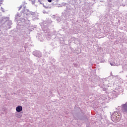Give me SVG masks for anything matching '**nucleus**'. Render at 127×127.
Here are the masks:
<instances>
[{"label":"nucleus","mask_w":127,"mask_h":127,"mask_svg":"<svg viewBox=\"0 0 127 127\" xmlns=\"http://www.w3.org/2000/svg\"><path fill=\"white\" fill-rule=\"evenodd\" d=\"M11 24H12L11 21H8V27H7L8 29L10 28V25H11Z\"/></svg>","instance_id":"obj_7"},{"label":"nucleus","mask_w":127,"mask_h":127,"mask_svg":"<svg viewBox=\"0 0 127 127\" xmlns=\"http://www.w3.org/2000/svg\"><path fill=\"white\" fill-rule=\"evenodd\" d=\"M16 111L18 113H20L22 111V106H18L16 108Z\"/></svg>","instance_id":"obj_6"},{"label":"nucleus","mask_w":127,"mask_h":127,"mask_svg":"<svg viewBox=\"0 0 127 127\" xmlns=\"http://www.w3.org/2000/svg\"><path fill=\"white\" fill-rule=\"evenodd\" d=\"M32 4H34V3H35V0H33L32 1Z\"/></svg>","instance_id":"obj_11"},{"label":"nucleus","mask_w":127,"mask_h":127,"mask_svg":"<svg viewBox=\"0 0 127 127\" xmlns=\"http://www.w3.org/2000/svg\"><path fill=\"white\" fill-rule=\"evenodd\" d=\"M21 8H22V5H20V6L18 10H20V9H21Z\"/></svg>","instance_id":"obj_12"},{"label":"nucleus","mask_w":127,"mask_h":127,"mask_svg":"<svg viewBox=\"0 0 127 127\" xmlns=\"http://www.w3.org/2000/svg\"><path fill=\"white\" fill-rule=\"evenodd\" d=\"M122 112L124 115H127V102L121 106Z\"/></svg>","instance_id":"obj_3"},{"label":"nucleus","mask_w":127,"mask_h":127,"mask_svg":"<svg viewBox=\"0 0 127 127\" xmlns=\"http://www.w3.org/2000/svg\"><path fill=\"white\" fill-rule=\"evenodd\" d=\"M19 17V14L17 13L15 16V19L18 20Z\"/></svg>","instance_id":"obj_10"},{"label":"nucleus","mask_w":127,"mask_h":127,"mask_svg":"<svg viewBox=\"0 0 127 127\" xmlns=\"http://www.w3.org/2000/svg\"><path fill=\"white\" fill-rule=\"evenodd\" d=\"M48 1H49V2H51V1H52V0H48Z\"/></svg>","instance_id":"obj_13"},{"label":"nucleus","mask_w":127,"mask_h":127,"mask_svg":"<svg viewBox=\"0 0 127 127\" xmlns=\"http://www.w3.org/2000/svg\"><path fill=\"white\" fill-rule=\"evenodd\" d=\"M38 1H39L40 3L41 4V2L40 1V0H38Z\"/></svg>","instance_id":"obj_14"},{"label":"nucleus","mask_w":127,"mask_h":127,"mask_svg":"<svg viewBox=\"0 0 127 127\" xmlns=\"http://www.w3.org/2000/svg\"><path fill=\"white\" fill-rule=\"evenodd\" d=\"M112 117L113 118L115 121L119 122L120 121V120H121L122 116L120 115V113H119V112L116 111L113 113L112 115Z\"/></svg>","instance_id":"obj_1"},{"label":"nucleus","mask_w":127,"mask_h":127,"mask_svg":"<svg viewBox=\"0 0 127 127\" xmlns=\"http://www.w3.org/2000/svg\"><path fill=\"white\" fill-rule=\"evenodd\" d=\"M9 19V17L3 16L0 19V22L1 24H4L6 21H8Z\"/></svg>","instance_id":"obj_4"},{"label":"nucleus","mask_w":127,"mask_h":127,"mask_svg":"<svg viewBox=\"0 0 127 127\" xmlns=\"http://www.w3.org/2000/svg\"><path fill=\"white\" fill-rule=\"evenodd\" d=\"M27 18H28V20H28V17H27Z\"/></svg>","instance_id":"obj_17"},{"label":"nucleus","mask_w":127,"mask_h":127,"mask_svg":"<svg viewBox=\"0 0 127 127\" xmlns=\"http://www.w3.org/2000/svg\"><path fill=\"white\" fill-rule=\"evenodd\" d=\"M15 117H16V118H21V115H20L19 114H15Z\"/></svg>","instance_id":"obj_9"},{"label":"nucleus","mask_w":127,"mask_h":127,"mask_svg":"<svg viewBox=\"0 0 127 127\" xmlns=\"http://www.w3.org/2000/svg\"><path fill=\"white\" fill-rule=\"evenodd\" d=\"M110 64L111 66H116V63L114 62H110Z\"/></svg>","instance_id":"obj_8"},{"label":"nucleus","mask_w":127,"mask_h":127,"mask_svg":"<svg viewBox=\"0 0 127 127\" xmlns=\"http://www.w3.org/2000/svg\"><path fill=\"white\" fill-rule=\"evenodd\" d=\"M33 54L34 56H36V57H41V53L38 51L33 52Z\"/></svg>","instance_id":"obj_5"},{"label":"nucleus","mask_w":127,"mask_h":127,"mask_svg":"<svg viewBox=\"0 0 127 127\" xmlns=\"http://www.w3.org/2000/svg\"><path fill=\"white\" fill-rule=\"evenodd\" d=\"M123 69H126V68H125V66H123Z\"/></svg>","instance_id":"obj_16"},{"label":"nucleus","mask_w":127,"mask_h":127,"mask_svg":"<svg viewBox=\"0 0 127 127\" xmlns=\"http://www.w3.org/2000/svg\"><path fill=\"white\" fill-rule=\"evenodd\" d=\"M24 13L25 14H26L27 17H32L33 20H34V19H37V18L36 17V14H35V12L27 11V13Z\"/></svg>","instance_id":"obj_2"},{"label":"nucleus","mask_w":127,"mask_h":127,"mask_svg":"<svg viewBox=\"0 0 127 127\" xmlns=\"http://www.w3.org/2000/svg\"><path fill=\"white\" fill-rule=\"evenodd\" d=\"M74 66H75V67H78L77 65H75V64H74Z\"/></svg>","instance_id":"obj_15"}]
</instances>
